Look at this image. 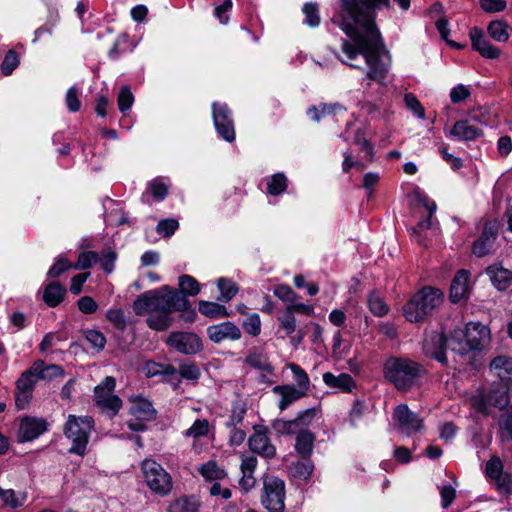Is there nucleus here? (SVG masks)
Instances as JSON below:
<instances>
[{
	"mask_svg": "<svg viewBox=\"0 0 512 512\" xmlns=\"http://www.w3.org/2000/svg\"><path fill=\"white\" fill-rule=\"evenodd\" d=\"M65 293L66 290L60 283L51 282L44 289L43 300L48 306L56 307L62 302Z\"/></svg>",
	"mask_w": 512,
	"mask_h": 512,
	"instance_id": "c756f323",
	"label": "nucleus"
},
{
	"mask_svg": "<svg viewBox=\"0 0 512 512\" xmlns=\"http://www.w3.org/2000/svg\"><path fill=\"white\" fill-rule=\"evenodd\" d=\"M272 428L276 431L278 435H291L299 432V428L297 426L296 420L284 421L281 419H276L272 423Z\"/></svg>",
	"mask_w": 512,
	"mask_h": 512,
	"instance_id": "37998d69",
	"label": "nucleus"
},
{
	"mask_svg": "<svg viewBox=\"0 0 512 512\" xmlns=\"http://www.w3.org/2000/svg\"><path fill=\"white\" fill-rule=\"evenodd\" d=\"M345 108L338 103L335 104H326L321 103L318 106H312L308 108L307 115L308 117L316 122H319L321 118L330 115V114H339L344 112Z\"/></svg>",
	"mask_w": 512,
	"mask_h": 512,
	"instance_id": "cd10ccee",
	"label": "nucleus"
},
{
	"mask_svg": "<svg viewBox=\"0 0 512 512\" xmlns=\"http://www.w3.org/2000/svg\"><path fill=\"white\" fill-rule=\"evenodd\" d=\"M46 429L47 422L45 419L25 416L20 420L17 436L21 442L31 441L41 435Z\"/></svg>",
	"mask_w": 512,
	"mask_h": 512,
	"instance_id": "4468645a",
	"label": "nucleus"
},
{
	"mask_svg": "<svg viewBox=\"0 0 512 512\" xmlns=\"http://www.w3.org/2000/svg\"><path fill=\"white\" fill-rule=\"evenodd\" d=\"M92 423L91 417L77 418L73 415L69 416L64 429L65 435L73 442L69 452L84 455Z\"/></svg>",
	"mask_w": 512,
	"mask_h": 512,
	"instance_id": "423d86ee",
	"label": "nucleus"
},
{
	"mask_svg": "<svg viewBox=\"0 0 512 512\" xmlns=\"http://www.w3.org/2000/svg\"><path fill=\"white\" fill-rule=\"evenodd\" d=\"M131 400L134 402L132 413L137 416L138 419L151 421L156 418V410L148 400L140 396L131 398Z\"/></svg>",
	"mask_w": 512,
	"mask_h": 512,
	"instance_id": "bb28decb",
	"label": "nucleus"
},
{
	"mask_svg": "<svg viewBox=\"0 0 512 512\" xmlns=\"http://www.w3.org/2000/svg\"><path fill=\"white\" fill-rule=\"evenodd\" d=\"M264 497L263 505L270 512H283L285 504V483L280 478L273 475L263 477Z\"/></svg>",
	"mask_w": 512,
	"mask_h": 512,
	"instance_id": "6e6552de",
	"label": "nucleus"
},
{
	"mask_svg": "<svg viewBox=\"0 0 512 512\" xmlns=\"http://www.w3.org/2000/svg\"><path fill=\"white\" fill-rule=\"evenodd\" d=\"M273 390L275 393H279L282 396L279 403L281 410H285L292 402L302 398L306 394L305 390L296 389L288 385L276 386Z\"/></svg>",
	"mask_w": 512,
	"mask_h": 512,
	"instance_id": "c85d7f7f",
	"label": "nucleus"
},
{
	"mask_svg": "<svg viewBox=\"0 0 512 512\" xmlns=\"http://www.w3.org/2000/svg\"><path fill=\"white\" fill-rule=\"evenodd\" d=\"M424 372L420 364L407 358L390 357L384 366L385 378L400 391L408 390Z\"/></svg>",
	"mask_w": 512,
	"mask_h": 512,
	"instance_id": "39448f33",
	"label": "nucleus"
},
{
	"mask_svg": "<svg viewBox=\"0 0 512 512\" xmlns=\"http://www.w3.org/2000/svg\"><path fill=\"white\" fill-rule=\"evenodd\" d=\"M232 0H224L221 5L215 7L214 16L219 20L221 24H227L229 21L228 12L232 9Z\"/></svg>",
	"mask_w": 512,
	"mask_h": 512,
	"instance_id": "680f3d73",
	"label": "nucleus"
},
{
	"mask_svg": "<svg viewBox=\"0 0 512 512\" xmlns=\"http://www.w3.org/2000/svg\"><path fill=\"white\" fill-rule=\"evenodd\" d=\"M404 102L406 107L413 112L418 118L423 119L425 117L424 107L421 105L419 100L411 93H407L404 96Z\"/></svg>",
	"mask_w": 512,
	"mask_h": 512,
	"instance_id": "864d4df0",
	"label": "nucleus"
},
{
	"mask_svg": "<svg viewBox=\"0 0 512 512\" xmlns=\"http://www.w3.org/2000/svg\"><path fill=\"white\" fill-rule=\"evenodd\" d=\"M65 101L69 111L76 112L80 109L81 103L78 98V90L75 87L68 89Z\"/></svg>",
	"mask_w": 512,
	"mask_h": 512,
	"instance_id": "69168bd1",
	"label": "nucleus"
},
{
	"mask_svg": "<svg viewBox=\"0 0 512 512\" xmlns=\"http://www.w3.org/2000/svg\"><path fill=\"white\" fill-rule=\"evenodd\" d=\"M116 259L117 254L113 250L107 249L102 252L101 256L98 255L97 263L106 273L110 274L114 271Z\"/></svg>",
	"mask_w": 512,
	"mask_h": 512,
	"instance_id": "49530a36",
	"label": "nucleus"
},
{
	"mask_svg": "<svg viewBox=\"0 0 512 512\" xmlns=\"http://www.w3.org/2000/svg\"><path fill=\"white\" fill-rule=\"evenodd\" d=\"M37 381L38 380L29 369L24 371L17 379L14 391V400L17 409L23 410L29 406L33 398V391Z\"/></svg>",
	"mask_w": 512,
	"mask_h": 512,
	"instance_id": "9d476101",
	"label": "nucleus"
},
{
	"mask_svg": "<svg viewBox=\"0 0 512 512\" xmlns=\"http://www.w3.org/2000/svg\"><path fill=\"white\" fill-rule=\"evenodd\" d=\"M85 339L92 349L102 350L106 343L105 336L98 330H88L85 332Z\"/></svg>",
	"mask_w": 512,
	"mask_h": 512,
	"instance_id": "3c124183",
	"label": "nucleus"
},
{
	"mask_svg": "<svg viewBox=\"0 0 512 512\" xmlns=\"http://www.w3.org/2000/svg\"><path fill=\"white\" fill-rule=\"evenodd\" d=\"M287 188V178L283 173L272 175L267 181V191L270 195H280Z\"/></svg>",
	"mask_w": 512,
	"mask_h": 512,
	"instance_id": "c9c22d12",
	"label": "nucleus"
},
{
	"mask_svg": "<svg viewBox=\"0 0 512 512\" xmlns=\"http://www.w3.org/2000/svg\"><path fill=\"white\" fill-rule=\"evenodd\" d=\"M470 404L475 411L488 414L487 405L489 404L487 402L485 390H482L479 392V394L472 396L470 399Z\"/></svg>",
	"mask_w": 512,
	"mask_h": 512,
	"instance_id": "bf43d9fd",
	"label": "nucleus"
},
{
	"mask_svg": "<svg viewBox=\"0 0 512 512\" xmlns=\"http://www.w3.org/2000/svg\"><path fill=\"white\" fill-rule=\"evenodd\" d=\"M303 14L305 15L304 23L312 28L320 24L319 9L317 4L309 2L303 6Z\"/></svg>",
	"mask_w": 512,
	"mask_h": 512,
	"instance_id": "79ce46f5",
	"label": "nucleus"
},
{
	"mask_svg": "<svg viewBox=\"0 0 512 512\" xmlns=\"http://www.w3.org/2000/svg\"><path fill=\"white\" fill-rule=\"evenodd\" d=\"M393 418L396 421V428L402 433L410 434L423 428V419L412 412L405 404L398 405L395 408Z\"/></svg>",
	"mask_w": 512,
	"mask_h": 512,
	"instance_id": "f8f14e48",
	"label": "nucleus"
},
{
	"mask_svg": "<svg viewBox=\"0 0 512 512\" xmlns=\"http://www.w3.org/2000/svg\"><path fill=\"white\" fill-rule=\"evenodd\" d=\"M490 370L501 381L512 382V358L506 354H500L490 362Z\"/></svg>",
	"mask_w": 512,
	"mask_h": 512,
	"instance_id": "5701e85b",
	"label": "nucleus"
},
{
	"mask_svg": "<svg viewBox=\"0 0 512 512\" xmlns=\"http://www.w3.org/2000/svg\"><path fill=\"white\" fill-rule=\"evenodd\" d=\"M315 441V435L306 429H301L296 437L295 449L302 459L310 458L313 445Z\"/></svg>",
	"mask_w": 512,
	"mask_h": 512,
	"instance_id": "393cba45",
	"label": "nucleus"
},
{
	"mask_svg": "<svg viewBox=\"0 0 512 512\" xmlns=\"http://www.w3.org/2000/svg\"><path fill=\"white\" fill-rule=\"evenodd\" d=\"M217 287L220 291L218 300L221 302L230 301L238 292V287L232 280L228 278H219Z\"/></svg>",
	"mask_w": 512,
	"mask_h": 512,
	"instance_id": "f704fd0d",
	"label": "nucleus"
},
{
	"mask_svg": "<svg viewBox=\"0 0 512 512\" xmlns=\"http://www.w3.org/2000/svg\"><path fill=\"white\" fill-rule=\"evenodd\" d=\"M212 115L217 133L227 142L235 140V130L231 113L225 104L214 103Z\"/></svg>",
	"mask_w": 512,
	"mask_h": 512,
	"instance_id": "9b49d317",
	"label": "nucleus"
},
{
	"mask_svg": "<svg viewBox=\"0 0 512 512\" xmlns=\"http://www.w3.org/2000/svg\"><path fill=\"white\" fill-rule=\"evenodd\" d=\"M146 377H154L157 375H175L176 369L171 364H161L154 361H148L143 368Z\"/></svg>",
	"mask_w": 512,
	"mask_h": 512,
	"instance_id": "72a5a7b5",
	"label": "nucleus"
},
{
	"mask_svg": "<svg viewBox=\"0 0 512 512\" xmlns=\"http://www.w3.org/2000/svg\"><path fill=\"white\" fill-rule=\"evenodd\" d=\"M249 447L251 451L266 459H272L276 455L275 446L270 442L269 437L262 432H255L249 438Z\"/></svg>",
	"mask_w": 512,
	"mask_h": 512,
	"instance_id": "412c9836",
	"label": "nucleus"
},
{
	"mask_svg": "<svg viewBox=\"0 0 512 512\" xmlns=\"http://www.w3.org/2000/svg\"><path fill=\"white\" fill-rule=\"evenodd\" d=\"M200 472L207 480L222 479L226 475L225 471L219 468L214 461H209L204 464L201 467Z\"/></svg>",
	"mask_w": 512,
	"mask_h": 512,
	"instance_id": "a18cd8bd",
	"label": "nucleus"
},
{
	"mask_svg": "<svg viewBox=\"0 0 512 512\" xmlns=\"http://www.w3.org/2000/svg\"><path fill=\"white\" fill-rule=\"evenodd\" d=\"M341 12L339 26L348 39L342 43L339 60L353 68H360L356 63L362 58L368 66L363 84L371 81L384 86L390 69V56L385 51L380 32L375 24L374 12L390 6V0H340Z\"/></svg>",
	"mask_w": 512,
	"mask_h": 512,
	"instance_id": "f257e3e1",
	"label": "nucleus"
},
{
	"mask_svg": "<svg viewBox=\"0 0 512 512\" xmlns=\"http://www.w3.org/2000/svg\"><path fill=\"white\" fill-rule=\"evenodd\" d=\"M98 254L96 252L87 251L82 252L78 256V260L73 268L78 270H85L92 267L93 264L97 263Z\"/></svg>",
	"mask_w": 512,
	"mask_h": 512,
	"instance_id": "8fccbe9b",
	"label": "nucleus"
},
{
	"mask_svg": "<svg viewBox=\"0 0 512 512\" xmlns=\"http://www.w3.org/2000/svg\"><path fill=\"white\" fill-rule=\"evenodd\" d=\"M167 344L177 352H199L202 350L200 337L189 332L172 333L167 339Z\"/></svg>",
	"mask_w": 512,
	"mask_h": 512,
	"instance_id": "ddd939ff",
	"label": "nucleus"
},
{
	"mask_svg": "<svg viewBox=\"0 0 512 512\" xmlns=\"http://www.w3.org/2000/svg\"><path fill=\"white\" fill-rule=\"evenodd\" d=\"M207 334L215 343H220L226 340H239L242 335L240 328L230 321L209 326L207 328Z\"/></svg>",
	"mask_w": 512,
	"mask_h": 512,
	"instance_id": "2eb2a0df",
	"label": "nucleus"
},
{
	"mask_svg": "<svg viewBox=\"0 0 512 512\" xmlns=\"http://www.w3.org/2000/svg\"><path fill=\"white\" fill-rule=\"evenodd\" d=\"M449 339H446L441 333L430 331L425 333L423 341L424 352H447L449 348Z\"/></svg>",
	"mask_w": 512,
	"mask_h": 512,
	"instance_id": "b1692460",
	"label": "nucleus"
},
{
	"mask_svg": "<svg viewBox=\"0 0 512 512\" xmlns=\"http://www.w3.org/2000/svg\"><path fill=\"white\" fill-rule=\"evenodd\" d=\"M72 267L73 266L67 259L60 257L56 260V262L53 264V266L49 269L47 275H48V277H51V278H57L63 272L69 270Z\"/></svg>",
	"mask_w": 512,
	"mask_h": 512,
	"instance_id": "052dcab7",
	"label": "nucleus"
},
{
	"mask_svg": "<svg viewBox=\"0 0 512 512\" xmlns=\"http://www.w3.org/2000/svg\"><path fill=\"white\" fill-rule=\"evenodd\" d=\"M480 7L488 13L504 11L507 7L506 0H480Z\"/></svg>",
	"mask_w": 512,
	"mask_h": 512,
	"instance_id": "13d9d810",
	"label": "nucleus"
},
{
	"mask_svg": "<svg viewBox=\"0 0 512 512\" xmlns=\"http://www.w3.org/2000/svg\"><path fill=\"white\" fill-rule=\"evenodd\" d=\"M198 310L202 315L211 319L225 318L230 315L224 305L205 300L199 301Z\"/></svg>",
	"mask_w": 512,
	"mask_h": 512,
	"instance_id": "7c9ffc66",
	"label": "nucleus"
},
{
	"mask_svg": "<svg viewBox=\"0 0 512 512\" xmlns=\"http://www.w3.org/2000/svg\"><path fill=\"white\" fill-rule=\"evenodd\" d=\"M313 472V464L309 458L303 459L302 461H297L291 467V473L293 477L308 479L312 475Z\"/></svg>",
	"mask_w": 512,
	"mask_h": 512,
	"instance_id": "4c0bfd02",
	"label": "nucleus"
},
{
	"mask_svg": "<svg viewBox=\"0 0 512 512\" xmlns=\"http://www.w3.org/2000/svg\"><path fill=\"white\" fill-rule=\"evenodd\" d=\"M134 102V96L128 86L121 87L118 94V107L120 112L124 113L128 111Z\"/></svg>",
	"mask_w": 512,
	"mask_h": 512,
	"instance_id": "09e8293b",
	"label": "nucleus"
},
{
	"mask_svg": "<svg viewBox=\"0 0 512 512\" xmlns=\"http://www.w3.org/2000/svg\"><path fill=\"white\" fill-rule=\"evenodd\" d=\"M498 232L496 221H489L485 224L481 236L473 244V254L477 257L487 255L493 247Z\"/></svg>",
	"mask_w": 512,
	"mask_h": 512,
	"instance_id": "dca6fc26",
	"label": "nucleus"
},
{
	"mask_svg": "<svg viewBox=\"0 0 512 512\" xmlns=\"http://www.w3.org/2000/svg\"><path fill=\"white\" fill-rule=\"evenodd\" d=\"M148 188L152 196L157 201H161L168 193L169 183L163 178H156L148 184Z\"/></svg>",
	"mask_w": 512,
	"mask_h": 512,
	"instance_id": "a19ab883",
	"label": "nucleus"
},
{
	"mask_svg": "<svg viewBox=\"0 0 512 512\" xmlns=\"http://www.w3.org/2000/svg\"><path fill=\"white\" fill-rule=\"evenodd\" d=\"M368 306L370 311L378 317L386 315L389 311L388 306L383 299L377 294H371L368 298Z\"/></svg>",
	"mask_w": 512,
	"mask_h": 512,
	"instance_id": "c03bdc74",
	"label": "nucleus"
},
{
	"mask_svg": "<svg viewBox=\"0 0 512 512\" xmlns=\"http://www.w3.org/2000/svg\"><path fill=\"white\" fill-rule=\"evenodd\" d=\"M116 381L113 377L108 376L103 383L97 385L94 389V401L102 410L111 411V417L115 416L122 406L121 399L113 394Z\"/></svg>",
	"mask_w": 512,
	"mask_h": 512,
	"instance_id": "1a4fd4ad",
	"label": "nucleus"
},
{
	"mask_svg": "<svg viewBox=\"0 0 512 512\" xmlns=\"http://www.w3.org/2000/svg\"><path fill=\"white\" fill-rule=\"evenodd\" d=\"M317 413L318 409L315 407L307 409L300 413L295 418L299 431L303 429V427L308 426L312 422L313 418L317 415Z\"/></svg>",
	"mask_w": 512,
	"mask_h": 512,
	"instance_id": "0e129e2a",
	"label": "nucleus"
},
{
	"mask_svg": "<svg viewBox=\"0 0 512 512\" xmlns=\"http://www.w3.org/2000/svg\"><path fill=\"white\" fill-rule=\"evenodd\" d=\"M449 135L457 141H473L482 135V130L478 125L462 120L454 124Z\"/></svg>",
	"mask_w": 512,
	"mask_h": 512,
	"instance_id": "aec40b11",
	"label": "nucleus"
},
{
	"mask_svg": "<svg viewBox=\"0 0 512 512\" xmlns=\"http://www.w3.org/2000/svg\"><path fill=\"white\" fill-rule=\"evenodd\" d=\"M209 431V422L206 419H198L194 424L186 431V436H192L194 438L204 436Z\"/></svg>",
	"mask_w": 512,
	"mask_h": 512,
	"instance_id": "4d7b16f0",
	"label": "nucleus"
},
{
	"mask_svg": "<svg viewBox=\"0 0 512 512\" xmlns=\"http://www.w3.org/2000/svg\"><path fill=\"white\" fill-rule=\"evenodd\" d=\"M323 381L330 387L341 388L344 391H350L354 386L352 377L345 373L335 376L330 372H326L323 375Z\"/></svg>",
	"mask_w": 512,
	"mask_h": 512,
	"instance_id": "473e14b6",
	"label": "nucleus"
},
{
	"mask_svg": "<svg viewBox=\"0 0 512 512\" xmlns=\"http://www.w3.org/2000/svg\"><path fill=\"white\" fill-rule=\"evenodd\" d=\"M503 464L498 457H492L486 464V474L492 478H501Z\"/></svg>",
	"mask_w": 512,
	"mask_h": 512,
	"instance_id": "e2e57ef3",
	"label": "nucleus"
},
{
	"mask_svg": "<svg viewBox=\"0 0 512 512\" xmlns=\"http://www.w3.org/2000/svg\"><path fill=\"white\" fill-rule=\"evenodd\" d=\"M180 291L163 285L141 294L133 303L137 315H148L146 323L156 331L167 330L172 322V313L188 309L186 296H196L200 292L199 282L190 275H181L178 279Z\"/></svg>",
	"mask_w": 512,
	"mask_h": 512,
	"instance_id": "f03ea898",
	"label": "nucleus"
},
{
	"mask_svg": "<svg viewBox=\"0 0 512 512\" xmlns=\"http://www.w3.org/2000/svg\"><path fill=\"white\" fill-rule=\"evenodd\" d=\"M419 201L423 204V206L426 208V210L428 211L429 213V217L423 221H420L419 224H418V228L420 230L422 229H428L431 227L432 225V222H431V216L432 214L436 211V204L434 201L430 200L427 196L425 195H419Z\"/></svg>",
	"mask_w": 512,
	"mask_h": 512,
	"instance_id": "603ef678",
	"label": "nucleus"
},
{
	"mask_svg": "<svg viewBox=\"0 0 512 512\" xmlns=\"http://www.w3.org/2000/svg\"><path fill=\"white\" fill-rule=\"evenodd\" d=\"M142 470L145 481L153 492L166 495L171 491V476L158 463L147 459L142 463Z\"/></svg>",
	"mask_w": 512,
	"mask_h": 512,
	"instance_id": "0eeeda50",
	"label": "nucleus"
},
{
	"mask_svg": "<svg viewBox=\"0 0 512 512\" xmlns=\"http://www.w3.org/2000/svg\"><path fill=\"white\" fill-rule=\"evenodd\" d=\"M443 301V293L433 287H424L415 293L402 307L405 319L411 323H419Z\"/></svg>",
	"mask_w": 512,
	"mask_h": 512,
	"instance_id": "20e7f679",
	"label": "nucleus"
},
{
	"mask_svg": "<svg viewBox=\"0 0 512 512\" xmlns=\"http://www.w3.org/2000/svg\"><path fill=\"white\" fill-rule=\"evenodd\" d=\"M491 332L489 328L479 322H470L464 329H456L449 341L452 352L464 350L469 352H483L489 349Z\"/></svg>",
	"mask_w": 512,
	"mask_h": 512,
	"instance_id": "7ed1b4c3",
	"label": "nucleus"
},
{
	"mask_svg": "<svg viewBox=\"0 0 512 512\" xmlns=\"http://www.w3.org/2000/svg\"><path fill=\"white\" fill-rule=\"evenodd\" d=\"M178 221L172 218L161 220L157 225L158 234L164 237H170L178 229Z\"/></svg>",
	"mask_w": 512,
	"mask_h": 512,
	"instance_id": "6e6d98bb",
	"label": "nucleus"
},
{
	"mask_svg": "<svg viewBox=\"0 0 512 512\" xmlns=\"http://www.w3.org/2000/svg\"><path fill=\"white\" fill-rule=\"evenodd\" d=\"M493 286L500 290H506L512 283V271L503 267L501 263L490 265L486 269Z\"/></svg>",
	"mask_w": 512,
	"mask_h": 512,
	"instance_id": "4be33fe9",
	"label": "nucleus"
},
{
	"mask_svg": "<svg viewBox=\"0 0 512 512\" xmlns=\"http://www.w3.org/2000/svg\"><path fill=\"white\" fill-rule=\"evenodd\" d=\"M20 63L19 56L14 50H9L1 64V71L4 75H10Z\"/></svg>",
	"mask_w": 512,
	"mask_h": 512,
	"instance_id": "de8ad7c7",
	"label": "nucleus"
},
{
	"mask_svg": "<svg viewBox=\"0 0 512 512\" xmlns=\"http://www.w3.org/2000/svg\"><path fill=\"white\" fill-rule=\"evenodd\" d=\"M472 42V48L486 59H497L501 51L492 45L485 37L483 31L478 27H473L469 32Z\"/></svg>",
	"mask_w": 512,
	"mask_h": 512,
	"instance_id": "f3484780",
	"label": "nucleus"
},
{
	"mask_svg": "<svg viewBox=\"0 0 512 512\" xmlns=\"http://www.w3.org/2000/svg\"><path fill=\"white\" fill-rule=\"evenodd\" d=\"M29 370L37 380L52 379L54 377L61 376L64 373L60 366L55 364L46 365L42 360L35 361Z\"/></svg>",
	"mask_w": 512,
	"mask_h": 512,
	"instance_id": "a878e982",
	"label": "nucleus"
},
{
	"mask_svg": "<svg viewBox=\"0 0 512 512\" xmlns=\"http://www.w3.org/2000/svg\"><path fill=\"white\" fill-rule=\"evenodd\" d=\"M489 36L496 42L504 43L510 37L509 26L501 20L491 21L487 27Z\"/></svg>",
	"mask_w": 512,
	"mask_h": 512,
	"instance_id": "2f4dec72",
	"label": "nucleus"
},
{
	"mask_svg": "<svg viewBox=\"0 0 512 512\" xmlns=\"http://www.w3.org/2000/svg\"><path fill=\"white\" fill-rule=\"evenodd\" d=\"M106 317L117 328L123 329L126 325L124 312L121 309H109Z\"/></svg>",
	"mask_w": 512,
	"mask_h": 512,
	"instance_id": "338daca9",
	"label": "nucleus"
},
{
	"mask_svg": "<svg viewBox=\"0 0 512 512\" xmlns=\"http://www.w3.org/2000/svg\"><path fill=\"white\" fill-rule=\"evenodd\" d=\"M274 295L282 300L283 302H286L287 305L291 304L297 299V295L295 292L291 289L290 286L281 284L274 288Z\"/></svg>",
	"mask_w": 512,
	"mask_h": 512,
	"instance_id": "5fc2aeb1",
	"label": "nucleus"
},
{
	"mask_svg": "<svg viewBox=\"0 0 512 512\" xmlns=\"http://www.w3.org/2000/svg\"><path fill=\"white\" fill-rule=\"evenodd\" d=\"M242 327L247 334L253 337L258 336L261 333V319L259 314L251 313L247 315L242 322Z\"/></svg>",
	"mask_w": 512,
	"mask_h": 512,
	"instance_id": "ea45409f",
	"label": "nucleus"
},
{
	"mask_svg": "<svg viewBox=\"0 0 512 512\" xmlns=\"http://www.w3.org/2000/svg\"><path fill=\"white\" fill-rule=\"evenodd\" d=\"M498 425L504 431L508 438L512 440V414L505 413L499 417Z\"/></svg>",
	"mask_w": 512,
	"mask_h": 512,
	"instance_id": "774afa93",
	"label": "nucleus"
},
{
	"mask_svg": "<svg viewBox=\"0 0 512 512\" xmlns=\"http://www.w3.org/2000/svg\"><path fill=\"white\" fill-rule=\"evenodd\" d=\"M470 273L467 270H460L453 278L450 288V299L453 303L464 300L470 289Z\"/></svg>",
	"mask_w": 512,
	"mask_h": 512,
	"instance_id": "6ab92c4d",
	"label": "nucleus"
},
{
	"mask_svg": "<svg viewBox=\"0 0 512 512\" xmlns=\"http://www.w3.org/2000/svg\"><path fill=\"white\" fill-rule=\"evenodd\" d=\"M277 319L279 322V332H283L285 335H290L295 331L296 319L289 309L286 308L284 313Z\"/></svg>",
	"mask_w": 512,
	"mask_h": 512,
	"instance_id": "58836bf2",
	"label": "nucleus"
},
{
	"mask_svg": "<svg viewBox=\"0 0 512 512\" xmlns=\"http://www.w3.org/2000/svg\"><path fill=\"white\" fill-rule=\"evenodd\" d=\"M199 503L194 497H181L177 499L172 505L171 509L174 512H198Z\"/></svg>",
	"mask_w": 512,
	"mask_h": 512,
	"instance_id": "e433bc0d",
	"label": "nucleus"
},
{
	"mask_svg": "<svg viewBox=\"0 0 512 512\" xmlns=\"http://www.w3.org/2000/svg\"><path fill=\"white\" fill-rule=\"evenodd\" d=\"M509 385L506 382L493 383L488 390H485L489 405L505 409L509 403Z\"/></svg>",
	"mask_w": 512,
	"mask_h": 512,
	"instance_id": "a211bd4d",
	"label": "nucleus"
}]
</instances>
